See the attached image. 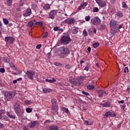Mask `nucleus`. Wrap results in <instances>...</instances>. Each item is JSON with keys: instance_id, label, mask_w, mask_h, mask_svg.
Wrapping results in <instances>:
<instances>
[{"instance_id": "nucleus-1", "label": "nucleus", "mask_w": 130, "mask_h": 130, "mask_svg": "<svg viewBox=\"0 0 130 130\" xmlns=\"http://www.w3.org/2000/svg\"><path fill=\"white\" fill-rule=\"evenodd\" d=\"M117 26H118V22L114 20H112L110 22V27L111 28L110 32L111 34L114 35L117 31Z\"/></svg>"}, {"instance_id": "nucleus-2", "label": "nucleus", "mask_w": 130, "mask_h": 130, "mask_svg": "<svg viewBox=\"0 0 130 130\" xmlns=\"http://www.w3.org/2000/svg\"><path fill=\"white\" fill-rule=\"evenodd\" d=\"M59 51L60 53L59 56L60 58L66 57L68 54H70V49L66 47H61L59 48Z\"/></svg>"}, {"instance_id": "nucleus-3", "label": "nucleus", "mask_w": 130, "mask_h": 130, "mask_svg": "<svg viewBox=\"0 0 130 130\" xmlns=\"http://www.w3.org/2000/svg\"><path fill=\"white\" fill-rule=\"evenodd\" d=\"M71 41V38L69 35L61 36L60 40V42L62 45H68Z\"/></svg>"}, {"instance_id": "nucleus-4", "label": "nucleus", "mask_w": 130, "mask_h": 130, "mask_svg": "<svg viewBox=\"0 0 130 130\" xmlns=\"http://www.w3.org/2000/svg\"><path fill=\"white\" fill-rule=\"evenodd\" d=\"M16 94L17 93L15 91H9L5 92V100H6V101H10V100L13 99V98L16 96Z\"/></svg>"}, {"instance_id": "nucleus-5", "label": "nucleus", "mask_w": 130, "mask_h": 130, "mask_svg": "<svg viewBox=\"0 0 130 130\" xmlns=\"http://www.w3.org/2000/svg\"><path fill=\"white\" fill-rule=\"evenodd\" d=\"M91 23L93 25H95V26H97L98 25H100L101 23V20L100 19L98 16H95L93 19L91 20Z\"/></svg>"}, {"instance_id": "nucleus-6", "label": "nucleus", "mask_w": 130, "mask_h": 130, "mask_svg": "<svg viewBox=\"0 0 130 130\" xmlns=\"http://www.w3.org/2000/svg\"><path fill=\"white\" fill-rule=\"evenodd\" d=\"M14 111L17 114L21 112V106L19 103H16L14 106Z\"/></svg>"}, {"instance_id": "nucleus-7", "label": "nucleus", "mask_w": 130, "mask_h": 130, "mask_svg": "<svg viewBox=\"0 0 130 130\" xmlns=\"http://www.w3.org/2000/svg\"><path fill=\"white\" fill-rule=\"evenodd\" d=\"M57 12H58V11L56 10H51L49 13V19H52V20H53L54 18H55V15L57 14Z\"/></svg>"}, {"instance_id": "nucleus-8", "label": "nucleus", "mask_w": 130, "mask_h": 130, "mask_svg": "<svg viewBox=\"0 0 130 130\" xmlns=\"http://www.w3.org/2000/svg\"><path fill=\"white\" fill-rule=\"evenodd\" d=\"M26 75L27 76L28 79H30V80H34V77H33V76L35 75V72L32 70H27Z\"/></svg>"}, {"instance_id": "nucleus-9", "label": "nucleus", "mask_w": 130, "mask_h": 130, "mask_svg": "<svg viewBox=\"0 0 130 130\" xmlns=\"http://www.w3.org/2000/svg\"><path fill=\"white\" fill-rule=\"evenodd\" d=\"M5 41L6 43H13L15 41V39L12 37H6L5 38Z\"/></svg>"}, {"instance_id": "nucleus-10", "label": "nucleus", "mask_w": 130, "mask_h": 130, "mask_svg": "<svg viewBox=\"0 0 130 130\" xmlns=\"http://www.w3.org/2000/svg\"><path fill=\"white\" fill-rule=\"evenodd\" d=\"M108 116H111L112 117L116 116V114L111 112H107L105 113L104 118H107Z\"/></svg>"}, {"instance_id": "nucleus-11", "label": "nucleus", "mask_w": 130, "mask_h": 130, "mask_svg": "<svg viewBox=\"0 0 130 130\" xmlns=\"http://www.w3.org/2000/svg\"><path fill=\"white\" fill-rule=\"evenodd\" d=\"M47 130H58V126L54 125L47 126L45 127Z\"/></svg>"}, {"instance_id": "nucleus-12", "label": "nucleus", "mask_w": 130, "mask_h": 130, "mask_svg": "<svg viewBox=\"0 0 130 130\" xmlns=\"http://www.w3.org/2000/svg\"><path fill=\"white\" fill-rule=\"evenodd\" d=\"M90 76H80L78 77V82L79 84H82L83 83V81H85L87 78H89Z\"/></svg>"}, {"instance_id": "nucleus-13", "label": "nucleus", "mask_w": 130, "mask_h": 130, "mask_svg": "<svg viewBox=\"0 0 130 130\" xmlns=\"http://www.w3.org/2000/svg\"><path fill=\"white\" fill-rule=\"evenodd\" d=\"M58 110V107L57 106H54L51 107V111L52 113L53 114H57V111Z\"/></svg>"}, {"instance_id": "nucleus-14", "label": "nucleus", "mask_w": 130, "mask_h": 130, "mask_svg": "<svg viewBox=\"0 0 130 130\" xmlns=\"http://www.w3.org/2000/svg\"><path fill=\"white\" fill-rule=\"evenodd\" d=\"M32 11H31V9L27 8V10H25V12L23 13L24 17H29L31 15Z\"/></svg>"}, {"instance_id": "nucleus-15", "label": "nucleus", "mask_w": 130, "mask_h": 130, "mask_svg": "<svg viewBox=\"0 0 130 130\" xmlns=\"http://www.w3.org/2000/svg\"><path fill=\"white\" fill-rule=\"evenodd\" d=\"M74 22L75 19L68 18L66 20H65V23L66 24H69V25H71V24H74Z\"/></svg>"}, {"instance_id": "nucleus-16", "label": "nucleus", "mask_w": 130, "mask_h": 130, "mask_svg": "<svg viewBox=\"0 0 130 130\" xmlns=\"http://www.w3.org/2000/svg\"><path fill=\"white\" fill-rule=\"evenodd\" d=\"M36 124H37V121H35L29 123L28 124V126L31 128H33L34 127H35V126H36Z\"/></svg>"}, {"instance_id": "nucleus-17", "label": "nucleus", "mask_w": 130, "mask_h": 130, "mask_svg": "<svg viewBox=\"0 0 130 130\" xmlns=\"http://www.w3.org/2000/svg\"><path fill=\"white\" fill-rule=\"evenodd\" d=\"M99 7H101V8H103L104 7H106V2L105 1H101L98 3Z\"/></svg>"}, {"instance_id": "nucleus-18", "label": "nucleus", "mask_w": 130, "mask_h": 130, "mask_svg": "<svg viewBox=\"0 0 130 130\" xmlns=\"http://www.w3.org/2000/svg\"><path fill=\"white\" fill-rule=\"evenodd\" d=\"M99 94V97H103V94H107V92L105 91L102 90H99L98 91Z\"/></svg>"}, {"instance_id": "nucleus-19", "label": "nucleus", "mask_w": 130, "mask_h": 130, "mask_svg": "<svg viewBox=\"0 0 130 130\" xmlns=\"http://www.w3.org/2000/svg\"><path fill=\"white\" fill-rule=\"evenodd\" d=\"M70 83H71V84H72V85H74V86H78V85H79V79H78V80H70Z\"/></svg>"}, {"instance_id": "nucleus-20", "label": "nucleus", "mask_w": 130, "mask_h": 130, "mask_svg": "<svg viewBox=\"0 0 130 130\" xmlns=\"http://www.w3.org/2000/svg\"><path fill=\"white\" fill-rule=\"evenodd\" d=\"M122 13L120 11H118L116 13V17H117V18H122Z\"/></svg>"}, {"instance_id": "nucleus-21", "label": "nucleus", "mask_w": 130, "mask_h": 130, "mask_svg": "<svg viewBox=\"0 0 130 130\" xmlns=\"http://www.w3.org/2000/svg\"><path fill=\"white\" fill-rule=\"evenodd\" d=\"M46 82H48V83H53L55 82H56V80L53 78L52 79H46Z\"/></svg>"}, {"instance_id": "nucleus-22", "label": "nucleus", "mask_w": 130, "mask_h": 130, "mask_svg": "<svg viewBox=\"0 0 130 130\" xmlns=\"http://www.w3.org/2000/svg\"><path fill=\"white\" fill-rule=\"evenodd\" d=\"M51 102L52 104V106H57V104L56 103V100L52 99L51 100Z\"/></svg>"}, {"instance_id": "nucleus-23", "label": "nucleus", "mask_w": 130, "mask_h": 130, "mask_svg": "<svg viewBox=\"0 0 130 130\" xmlns=\"http://www.w3.org/2000/svg\"><path fill=\"white\" fill-rule=\"evenodd\" d=\"M84 124H86V125H92V124H93V122L90 120H85L84 121Z\"/></svg>"}, {"instance_id": "nucleus-24", "label": "nucleus", "mask_w": 130, "mask_h": 130, "mask_svg": "<svg viewBox=\"0 0 130 130\" xmlns=\"http://www.w3.org/2000/svg\"><path fill=\"white\" fill-rule=\"evenodd\" d=\"M3 114H6V110H0V119L3 118Z\"/></svg>"}, {"instance_id": "nucleus-25", "label": "nucleus", "mask_w": 130, "mask_h": 130, "mask_svg": "<svg viewBox=\"0 0 130 130\" xmlns=\"http://www.w3.org/2000/svg\"><path fill=\"white\" fill-rule=\"evenodd\" d=\"M35 25L43 27V22L41 21L36 22Z\"/></svg>"}, {"instance_id": "nucleus-26", "label": "nucleus", "mask_w": 130, "mask_h": 130, "mask_svg": "<svg viewBox=\"0 0 130 130\" xmlns=\"http://www.w3.org/2000/svg\"><path fill=\"white\" fill-rule=\"evenodd\" d=\"M61 110L65 113H69V109L66 107H62L61 108Z\"/></svg>"}, {"instance_id": "nucleus-27", "label": "nucleus", "mask_w": 130, "mask_h": 130, "mask_svg": "<svg viewBox=\"0 0 130 130\" xmlns=\"http://www.w3.org/2000/svg\"><path fill=\"white\" fill-rule=\"evenodd\" d=\"M118 29H122L123 30H124V27H123V24L121 23L117 26V30H118Z\"/></svg>"}, {"instance_id": "nucleus-28", "label": "nucleus", "mask_w": 130, "mask_h": 130, "mask_svg": "<svg viewBox=\"0 0 130 130\" xmlns=\"http://www.w3.org/2000/svg\"><path fill=\"white\" fill-rule=\"evenodd\" d=\"M44 10H45L46 11H47V10H49L50 9V6H49V4H46L43 7Z\"/></svg>"}, {"instance_id": "nucleus-29", "label": "nucleus", "mask_w": 130, "mask_h": 130, "mask_svg": "<svg viewBox=\"0 0 130 130\" xmlns=\"http://www.w3.org/2000/svg\"><path fill=\"white\" fill-rule=\"evenodd\" d=\"M7 116H8L9 118H12L13 119H15V118H16V116L15 115L10 114V113L9 112H7Z\"/></svg>"}, {"instance_id": "nucleus-30", "label": "nucleus", "mask_w": 130, "mask_h": 130, "mask_svg": "<svg viewBox=\"0 0 130 130\" xmlns=\"http://www.w3.org/2000/svg\"><path fill=\"white\" fill-rule=\"evenodd\" d=\"M78 28L74 26L73 27V29L72 30L73 34H77V33H78Z\"/></svg>"}, {"instance_id": "nucleus-31", "label": "nucleus", "mask_w": 130, "mask_h": 130, "mask_svg": "<svg viewBox=\"0 0 130 130\" xmlns=\"http://www.w3.org/2000/svg\"><path fill=\"white\" fill-rule=\"evenodd\" d=\"M10 67H11V68H12V69H13L16 71H18V69H17V68H16V66H15V64L14 63H10Z\"/></svg>"}, {"instance_id": "nucleus-32", "label": "nucleus", "mask_w": 130, "mask_h": 130, "mask_svg": "<svg viewBox=\"0 0 130 130\" xmlns=\"http://www.w3.org/2000/svg\"><path fill=\"white\" fill-rule=\"evenodd\" d=\"M104 107H110V103L109 102H106L104 104Z\"/></svg>"}, {"instance_id": "nucleus-33", "label": "nucleus", "mask_w": 130, "mask_h": 130, "mask_svg": "<svg viewBox=\"0 0 130 130\" xmlns=\"http://www.w3.org/2000/svg\"><path fill=\"white\" fill-rule=\"evenodd\" d=\"M87 88L88 90H93L95 88V86L89 85L87 86Z\"/></svg>"}, {"instance_id": "nucleus-34", "label": "nucleus", "mask_w": 130, "mask_h": 130, "mask_svg": "<svg viewBox=\"0 0 130 130\" xmlns=\"http://www.w3.org/2000/svg\"><path fill=\"white\" fill-rule=\"evenodd\" d=\"M3 22L5 25H8L9 24V20H8V19H7L6 18H4Z\"/></svg>"}, {"instance_id": "nucleus-35", "label": "nucleus", "mask_w": 130, "mask_h": 130, "mask_svg": "<svg viewBox=\"0 0 130 130\" xmlns=\"http://www.w3.org/2000/svg\"><path fill=\"white\" fill-rule=\"evenodd\" d=\"M27 24H28V27H29V28H32V27H33L34 24H33V22H32V21L28 22Z\"/></svg>"}, {"instance_id": "nucleus-36", "label": "nucleus", "mask_w": 130, "mask_h": 130, "mask_svg": "<svg viewBox=\"0 0 130 130\" xmlns=\"http://www.w3.org/2000/svg\"><path fill=\"white\" fill-rule=\"evenodd\" d=\"M43 91L44 93H49V92H50V91H51V90L46 89V88H44L43 89Z\"/></svg>"}, {"instance_id": "nucleus-37", "label": "nucleus", "mask_w": 130, "mask_h": 130, "mask_svg": "<svg viewBox=\"0 0 130 130\" xmlns=\"http://www.w3.org/2000/svg\"><path fill=\"white\" fill-rule=\"evenodd\" d=\"M122 8H123L124 9H127V5H126V4H125V2H123L122 3Z\"/></svg>"}, {"instance_id": "nucleus-38", "label": "nucleus", "mask_w": 130, "mask_h": 130, "mask_svg": "<svg viewBox=\"0 0 130 130\" xmlns=\"http://www.w3.org/2000/svg\"><path fill=\"white\" fill-rule=\"evenodd\" d=\"M7 5L9 7L12 6V3H13L12 0H7Z\"/></svg>"}, {"instance_id": "nucleus-39", "label": "nucleus", "mask_w": 130, "mask_h": 130, "mask_svg": "<svg viewBox=\"0 0 130 130\" xmlns=\"http://www.w3.org/2000/svg\"><path fill=\"white\" fill-rule=\"evenodd\" d=\"M26 111L27 112V113H30V112H32V109L30 108H27L26 109Z\"/></svg>"}, {"instance_id": "nucleus-40", "label": "nucleus", "mask_w": 130, "mask_h": 130, "mask_svg": "<svg viewBox=\"0 0 130 130\" xmlns=\"http://www.w3.org/2000/svg\"><path fill=\"white\" fill-rule=\"evenodd\" d=\"M93 13H97V12H99V9L97 7H95V8H93Z\"/></svg>"}, {"instance_id": "nucleus-41", "label": "nucleus", "mask_w": 130, "mask_h": 130, "mask_svg": "<svg viewBox=\"0 0 130 130\" xmlns=\"http://www.w3.org/2000/svg\"><path fill=\"white\" fill-rule=\"evenodd\" d=\"M31 8L32 10H35V9H36V8H37V5H36V4H32L31 5Z\"/></svg>"}, {"instance_id": "nucleus-42", "label": "nucleus", "mask_w": 130, "mask_h": 130, "mask_svg": "<svg viewBox=\"0 0 130 130\" xmlns=\"http://www.w3.org/2000/svg\"><path fill=\"white\" fill-rule=\"evenodd\" d=\"M47 36H48V32L47 31H46L43 36V38H46Z\"/></svg>"}, {"instance_id": "nucleus-43", "label": "nucleus", "mask_w": 130, "mask_h": 130, "mask_svg": "<svg viewBox=\"0 0 130 130\" xmlns=\"http://www.w3.org/2000/svg\"><path fill=\"white\" fill-rule=\"evenodd\" d=\"M4 61H5V62H9L10 58H8V57H5L4 58Z\"/></svg>"}, {"instance_id": "nucleus-44", "label": "nucleus", "mask_w": 130, "mask_h": 130, "mask_svg": "<svg viewBox=\"0 0 130 130\" xmlns=\"http://www.w3.org/2000/svg\"><path fill=\"white\" fill-rule=\"evenodd\" d=\"M83 35L84 36H88V33L87 32V30H86V29L83 30Z\"/></svg>"}, {"instance_id": "nucleus-45", "label": "nucleus", "mask_w": 130, "mask_h": 130, "mask_svg": "<svg viewBox=\"0 0 130 130\" xmlns=\"http://www.w3.org/2000/svg\"><path fill=\"white\" fill-rule=\"evenodd\" d=\"M93 46L94 48H97V47H98V46H99V43H95L93 44Z\"/></svg>"}, {"instance_id": "nucleus-46", "label": "nucleus", "mask_w": 130, "mask_h": 130, "mask_svg": "<svg viewBox=\"0 0 130 130\" xmlns=\"http://www.w3.org/2000/svg\"><path fill=\"white\" fill-rule=\"evenodd\" d=\"M82 93L84 95H85V96H90V94H89V93H88L86 91H82Z\"/></svg>"}, {"instance_id": "nucleus-47", "label": "nucleus", "mask_w": 130, "mask_h": 130, "mask_svg": "<svg viewBox=\"0 0 130 130\" xmlns=\"http://www.w3.org/2000/svg\"><path fill=\"white\" fill-rule=\"evenodd\" d=\"M19 6L20 7H23V6H24V2L23 1V0H21L19 2Z\"/></svg>"}, {"instance_id": "nucleus-48", "label": "nucleus", "mask_w": 130, "mask_h": 130, "mask_svg": "<svg viewBox=\"0 0 130 130\" xmlns=\"http://www.w3.org/2000/svg\"><path fill=\"white\" fill-rule=\"evenodd\" d=\"M21 10H22V6H19L16 8V11L17 12H21Z\"/></svg>"}, {"instance_id": "nucleus-49", "label": "nucleus", "mask_w": 130, "mask_h": 130, "mask_svg": "<svg viewBox=\"0 0 130 130\" xmlns=\"http://www.w3.org/2000/svg\"><path fill=\"white\" fill-rule=\"evenodd\" d=\"M91 19V17H90V16H87L85 17V21L87 22H89V20Z\"/></svg>"}, {"instance_id": "nucleus-50", "label": "nucleus", "mask_w": 130, "mask_h": 130, "mask_svg": "<svg viewBox=\"0 0 130 130\" xmlns=\"http://www.w3.org/2000/svg\"><path fill=\"white\" fill-rule=\"evenodd\" d=\"M53 30L54 31H58V30H59V27L58 26L54 27Z\"/></svg>"}, {"instance_id": "nucleus-51", "label": "nucleus", "mask_w": 130, "mask_h": 130, "mask_svg": "<svg viewBox=\"0 0 130 130\" xmlns=\"http://www.w3.org/2000/svg\"><path fill=\"white\" fill-rule=\"evenodd\" d=\"M87 5V3H84L83 4H81L80 6H82V8H85Z\"/></svg>"}, {"instance_id": "nucleus-52", "label": "nucleus", "mask_w": 130, "mask_h": 130, "mask_svg": "<svg viewBox=\"0 0 130 130\" xmlns=\"http://www.w3.org/2000/svg\"><path fill=\"white\" fill-rule=\"evenodd\" d=\"M66 69H71L72 68V66L70 64H67L65 66Z\"/></svg>"}, {"instance_id": "nucleus-53", "label": "nucleus", "mask_w": 130, "mask_h": 130, "mask_svg": "<svg viewBox=\"0 0 130 130\" xmlns=\"http://www.w3.org/2000/svg\"><path fill=\"white\" fill-rule=\"evenodd\" d=\"M128 72V68L127 67H125L124 70V73H127Z\"/></svg>"}, {"instance_id": "nucleus-54", "label": "nucleus", "mask_w": 130, "mask_h": 130, "mask_svg": "<svg viewBox=\"0 0 130 130\" xmlns=\"http://www.w3.org/2000/svg\"><path fill=\"white\" fill-rule=\"evenodd\" d=\"M5 72H6V70H5V69H4V68L0 69L1 73H5Z\"/></svg>"}, {"instance_id": "nucleus-55", "label": "nucleus", "mask_w": 130, "mask_h": 130, "mask_svg": "<svg viewBox=\"0 0 130 130\" xmlns=\"http://www.w3.org/2000/svg\"><path fill=\"white\" fill-rule=\"evenodd\" d=\"M3 118L4 119H5V120H9V117H8L7 116L4 115L3 116Z\"/></svg>"}, {"instance_id": "nucleus-56", "label": "nucleus", "mask_w": 130, "mask_h": 130, "mask_svg": "<svg viewBox=\"0 0 130 130\" xmlns=\"http://www.w3.org/2000/svg\"><path fill=\"white\" fill-rule=\"evenodd\" d=\"M40 48H41V45L39 44L36 46L37 49H40Z\"/></svg>"}, {"instance_id": "nucleus-57", "label": "nucleus", "mask_w": 130, "mask_h": 130, "mask_svg": "<svg viewBox=\"0 0 130 130\" xmlns=\"http://www.w3.org/2000/svg\"><path fill=\"white\" fill-rule=\"evenodd\" d=\"M101 29L102 30H105V26H104L103 25H101Z\"/></svg>"}, {"instance_id": "nucleus-58", "label": "nucleus", "mask_w": 130, "mask_h": 130, "mask_svg": "<svg viewBox=\"0 0 130 130\" xmlns=\"http://www.w3.org/2000/svg\"><path fill=\"white\" fill-rule=\"evenodd\" d=\"M51 121L50 120H46L45 122L44 123H50Z\"/></svg>"}, {"instance_id": "nucleus-59", "label": "nucleus", "mask_w": 130, "mask_h": 130, "mask_svg": "<svg viewBox=\"0 0 130 130\" xmlns=\"http://www.w3.org/2000/svg\"><path fill=\"white\" fill-rule=\"evenodd\" d=\"M25 104H30L31 103V102L30 101H26L25 102Z\"/></svg>"}, {"instance_id": "nucleus-60", "label": "nucleus", "mask_w": 130, "mask_h": 130, "mask_svg": "<svg viewBox=\"0 0 130 130\" xmlns=\"http://www.w3.org/2000/svg\"><path fill=\"white\" fill-rule=\"evenodd\" d=\"M87 51H88L89 53L91 52V47H89L87 48Z\"/></svg>"}, {"instance_id": "nucleus-61", "label": "nucleus", "mask_w": 130, "mask_h": 130, "mask_svg": "<svg viewBox=\"0 0 130 130\" xmlns=\"http://www.w3.org/2000/svg\"><path fill=\"white\" fill-rule=\"evenodd\" d=\"M54 64H55V66H59V62H54Z\"/></svg>"}, {"instance_id": "nucleus-62", "label": "nucleus", "mask_w": 130, "mask_h": 130, "mask_svg": "<svg viewBox=\"0 0 130 130\" xmlns=\"http://www.w3.org/2000/svg\"><path fill=\"white\" fill-rule=\"evenodd\" d=\"M85 71H88L89 70V67L88 66H86L84 68Z\"/></svg>"}, {"instance_id": "nucleus-63", "label": "nucleus", "mask_w": 130, "mask_h": 130, "mask_svg": "<svg viewBox=\"0 0 130 130\" xmlns=\"http://www.w3.org/2000/svg\"><path fill=\"white\" fill-rule=\"evenodd\" d=\"M82 9H83V6L80 5L79 7H78V9L79 10H82Z\"/></svg>"}, {"instance_id": "nucleus-64", "label": "nucleus", "mask_w": 130, "mask_h": 130, "mask_svg": "<svg viewBox=\"0 0 130 130\" xmlns=\"http://www.w3.org/2000/svg\"><path fill=\"white\" fill-rule=\"evenodd\" d=\"M119 103H121V104H123L124 103V101L122 100L119 102Z\"/></svg>"}]
</instances>
